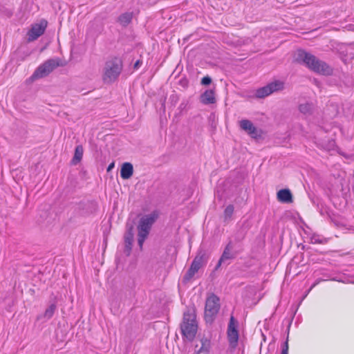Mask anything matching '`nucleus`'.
<instances>
[{
    "label": "nucleus",
    "instance_id": "f257e3e1",
    "mask_svg": "<svg viewBox=\"0 0 354 354\" xmlns=\"http://www.w3.org/2000/svg\"><path fill=\"white\" fill-rule=\"evenodd\" d=\"M295 62L319 74L329 75L333 73V68L328 64L303 49L297 50Z\"/></svg>",
    "mask_w": 354,
    "mask_h": 354
},
{
    "label": "nucleus",
    "instance_id": "f03ea898",
    "mask_svg": "<svg viewBox=\"0 0 354 354\" xmlns=\"http://www.w3.org/2000/svg\"><path fill=\"white\" fill-rule=\"evenodd\" d=\"M196 310L194 305L189 306L183 313V321L180 324L183 338L189 342L194 340L198 330Z\"/></svg>",
    "mask_w": 354,
    "mask_h": 354
},
{
    "label": "nucleus",
    "instance_id": "7ed1b4c3",
    "mask_svg": "<svg viewBox=\"0 0 354 354\" xmlns=\"http://www.w3.org/2000/svg\"><path fill=\"white\" fill-rule=\"evenodd\" d=\"M123 68L122 60L118 57H112L107 59L103 68L102 80L105 84L115 82Z\"/></svg>",
    "mask_w": 354,
    "mask_h": 354
},
{
    "label": "nucleus",
    "instance_id": "20e7f679",
    "mask_svg": "<svg viewBox=\"0 0 354 354\" xmlns=\"http://www.w3.org/2000/svg\"><path fill=\"white\" fill-rule=\"evenodd\" d=\"M68 62L66 60L59 57L48 59L39 65L27 80L32 82L38 79L46 77L57 67H63L66 66Z\"/></svg>",
    "mask_w": 354,
    "mask_h": 354
},
{
    "label": "nucleus",
    "instance_id": "39448f33",
    "mask_svg": "<svg viewBox=\"0 0 354 354\" xmlns=\"http://www.w3.org/2000/svg\"><path fill=\"white\" fill-rule=\"evenodd\" d=\"M220 299L212 293L206 299L204 319L206 323L212 324L220 310Z\"/></svg>",
    "mask_w": 354,
    "mask_h": 354
},
{
    "label": "nucleus",
    "instance_id": "423d86ee",
    "mask_svg": "<svg viewBox=\"0 0 354 354\" xmlns=\"http://www.w3.org/2000/svg\"><path fill=\"white\" fill-rule=\"evenodd\" d=\"M243 250L242 248L236 249L235 243L230 239L225 245L223 252L214 268V271L218 270L222 265L228 266L230 261L236 259L237 255Z\"/></svg>",
    "mask_w": 354,
    "mask_h": 354
},
{
    "label": "nucleus",
    "instance_id": "0eeeda50",
    "mask_svg": "<svg viewBox=\"0 0 354 354\" xmlns=\"http://www.w3.org/2000/svg\"><path fill=\"white\" fill-rule=\"evenodd\" d=\"M238 328V320L236 319L232 315H231L227 328V337L229 342V346L232 350H234L238 346V341L239 337Z\"/></svg>",
    "mask_w": 354,
    "mask_h": 354
},
{
    "label": "nucleus",
    "instance_id": "6e6552de",
    "mask_svg": "<svg viewBox=\"0 0 354 354\" xmlns=\"http://www.w3.org/2000/svg\"><path fill=\"white\" fill-rule=\"evenodd\" d=\"M284 88V83L280 80H276L274 82L268 84L266 86L261 87L257 89L255 92V96L257 98H263L274 92L279 91L283 90Z\"/></svg>",
    "mask_w": 354,
    "mask_h": 354
},
{
    "label": "nucleus",
    "instance_id": "1a4fd4ad",
    "mask_svg": "<svg viewBox=\"0 0 354 354\" xmlns=\"http://www.w3.org/2000/svg\"><path fill=\"white\" fill-rule=\"evenodd\" d=\"M47 25L48 21L44 19H41L39 23L32 24L30 29L27 33L28 41H33L41 36L44 33Z\"/></svg>",
    "mask_w": 354,
    "mask_h": 354
},
{
    "label": "nucleus",
    "instance_id": "9d476101",
    "mask_svg": "<svg viewBox=\"0 0 354 354\" xmlns=\"http://www.w3.org/2000/svg\"><path fill=\"white\" fill-rule=\"evenodd\" d=\"M158 218V214L155 212L142 216L139 221L138 230L139 233L149 235L152 225Z\"/></svg>",
    "mask_w": 354,
    "mask_h": 354
},
{
    "label": "nucleus",
    "instance_id": "9b49d317",
    "mask_svg": "<svg viewBox=\"0 0 354 354\" xmlns=\"http://www.w3.org/2000/svg\"><path fill=\"white\" fill-rule=\"evenodd\" d=\"M133 229L134 227L132 224H127L126 232L124 234V248L123 252L127 257H129L131 254L132 250L134 236Z\"/></svg>",
    "mask_w": 354,
    "mask_h": 354
},
{
    "label": "nucleus",
    "instance_id": "f8f14e48",
    "mask_svg": "<svg viewBox=\"0 0 354 354\" xmlns=\"http://www.w3.org/2000/svg\"><path fill=\"white\" fill-rule=\"evenodd\" d=\"M240 127L245 131L251 138H259L261 137V130L257 129L253 123L249 120H242L240 121Z\"/></svg>",
    "mask_w": 354,
    "mask_h": 354
},
{
    "label": "nucleus",
    "instance_id": "ddd939ff",
    "mask_svg": "<svg viewBox=\"0 0 354 354\" xmlns=\"http://www.w3.org/2000/svg\"><path fill=\"white\" fill-rule=\"evenodd\" d=\"M277 200L283 203H291L293 201L292 194L289 189H281L277 192Z\"/></svg>",
    "mask_w": 354,
    "mask_h": 354
},
{
    "label": "nucleus",
    "instance_id": "4468645a",
    "mask_svg": "<svg viewBox=\"0 0 354 354\" xmlns=\"http://www.w3.org/2000/svg\"><path fill=\"white\" fill-rule=\"evenodd\" d=\"M200 101L203 104H210L216 102L215 93L214 90L208 89L200 96Z\"/></svg>",
    "mask_w": 354,
    "mask_h": 354
},
{
    "label": "nucleus",
    "instance_id": "2eb2a0df",
    "mask_svg": "<svg viewBox=\"0 0 354 354\" xmlns=\"http://www.w3.org/2000/svg\"><path fill=\"white\" fill-rule=\"evenodd\" d=\"M133 174V167L130 162H124L122 165L120 169V177L122 179L127 180L130 178Z\"/></svg>",
    "mask_w": 354,
    "mask_h": 354
},
{
    "label": "nucleus",
    "instance_id": "dca6fc26",
    "mask_svg": "<svg viewBox=\"0 0 354 354\" xmlns=\"http://www.w3.org/2000/svg\"><path fill=\"white\" fill-rule=\"evenodd\" d=\"M246 233L247 232L243 227H240L236 231L233 236V240H232L234 241V243H235V248L239 249L241 248L239 243H241L244 240L246 236Z\"/></svg>",
    "mask_w": 354,
    "mask_h": 354
},
{
    "label": "nucleus",
    "instance_id": "f3484780",
    "mask_svg": "<svg viewBox=\"0 0 354 354\" xmlns=\"http://www.w3.org/2000/svg\"><path fill=\"white\" fill-rule=\"evenodd\" d=\"M201 346L198 348V345L195 346V352L197 353H206L207 354L209 352V349L211 347V342L207 338H202L200 340Z\"/></svg>",
    "mask_w": 354,
    "mask_h": 354
},
{
    "label": "nucleus",
    "instance_id": "a211bd4d",
    "mask_svg": "<svg viewBox=\"0 0 354 354\" xmlns=\"http://www.w3.org/2000/svg\"><path fill=\"white\" fill-rule=\"evenodd\" d=\"M83 147L82 145L76 146L75 149L74 156L70 162L71 165H77L82 159Z\"/></svg>",
    "mask_w": 354,
    "mask_h": 354
},
{
    "label": "nucleus",
    "instance_id": "6ab92c4d",
    "mask_svg": "<svg viewBox=\"0 0 354 354\" xmlns=\"http://www.w3.org/2000/svg\"><path fill=\"white\" fill-rule=\"evenodd\" d=\"M133 12H127L120 15L118 17V21L123 26H128L132 21Z\"/></svg>",
    "mask_w": 354,
    "mask_h": 354
},
{
    "label": "nucleus",
    "instance_id": "aec40b11",
    "mask_svg": "<svg viewBox=\"0 0 354 354\" xmlns=\"http://www.w3.org/2000/svg\"><path fill=\"white\" fill-rule=\"evenodd\" d=\"M57 308V305L55 303L51 304L45 310L43 315L37 317V319H40L42 317L46 318L47 319H50Z\"/></svg>",
    "mask_w": 354,
    "mask_h": 354
},
{
    "label": "nucleus",
    "instance_id": "412c9836",
    "mask_svg": "<svg viewBox=\"0 0 354 354\" xmlns=\"http://www.w3.org/2000/svg\"><path fill=\"white\" fill-rule=\"evenodd\" d=\"M88 199L84 198L76 205L75 211L80 214L84 215L87 213Z\"/></svg>",
    "mask_w": 354,
    "mask_h": 354
},
{
    "label": "nucleus",
    "instance_id": "4be33fe9",
    "mask_svg": "<svg viewBox=\"0 0 354 354\" xmlns=\"http://www.w3.org/2000/svg\"><path fill=\"white\" fill-rule=\"evenodd\" d=\"M317 207L318 212H319V214L322 216H326L328 217H330L331 216L332 211L330 209L329 207L326 206L322 203H317Z\"/></svg>",
    "mask_w": 354,
    "mask_h": 354
},
{
    "label": "nucleus",
    "instance_id": "5701e85b",
    "mask_svg": "<svg viewBox=\"0 0 354 354\" xmlns=\"http://www.w3.org/2000/svg\"><path fill=\"white\" fill-rule=\"evenodd\" d=\"M198 271L195 270V268H192V266L189 267V268L187 270L186 273L184 274L182 281L183 283H188L195 275V274Z\"/></svg>",
    "mask_w": 354,
    "mask_h": 354
},
{
    "label": "nucleus",
    "instance_id": "b1692460",
    "mask_svg": "<svg viewBox=\"0 0 354 354\" xmlns=\"http://www.w3.org/2000/svg\"><path fill=\"white\" fill-rule=\"evenodd\" d=\"M194 259L198 262H200L202 265L207 263L208 257H207L206 252L204 250H199Z\"/></svg>",
    "mask_w": 354,
    "mask_h": 354
},
{
    "label": "nucleus",
    "instance_id": "393cba45",
    "mask_svg": "<svg viewBox=\"0 0 354 354\" xmlns=\"http://www.w3.org/2000/svg\"><path fill=\"white\" fill-rule=\"evenodd\" d=\"M299 110L304 114H310L312 111V104L308 102L305 104H301L299 106Z\"/></svg>",
    "mask_w": 354,
    "mask_h": 354
},
{
    "label": "nucleus",
    "instance_id": "a878e982",
    "mask_svg": "<svg viewBox=\"0 0 354 354\" xmlns=\"http://www.w3.org/2000/svg\"><path fill=\"white\" fill-rule=\"evenodd\" d=\"M234 205H228L226 208L224 210V216L225 219L231 218L232 215L234 212Z\"/></svg>",
    "mask_w": 354,
    "mask_h": 354
},
{
    "label": "nucleus",
    "instance_id": "bb28decb",
    "mask_svg": "<svg viewBox=\"0 0 354 354\" xmlns=\"http://www.w3.org/2000/svg\"><path fill=\"white\" fill-rule=\"evenodd\" d=\"M310 240H311V243H314V244H315V243L323 244V243H326L327 242L326 239H321L320 236L317 234H313L311 236Z\"/></svg>",
    "mask_w": 354,
    "mask_h": 354
},
{
    "label": "nucleus",
    "instance_id": "cd10ccee",
    "mask_svg": "<svg viewBox=\"0 0 354 354\" xmlns=\"http://www.w3.org/2000/svg\"><path fill=\"white\" fill-rule=\"evenodd\" d=\"M148 235L142 233H138V243L140 249L142 248L143 243Z\"/></svg>",
    "mask_w": 354,
    "mask_h": 354
},
{
    "label": "nucleus",
    "instance_id": "c85d7f7f",
    "mask_svg": "<svg viewBox=\"0 0 354 354\" xmlns=\"http://www.w3.org/2000/svg\"><path fill=\"white\" fill-rule=\"evenodd\" d=\"M281 354H288V337H287L286 340L281 345Z\"/></svg>",
    "mask_w": 354,
    "mask_h": 354
},
{
    "label": "nucleus",
    "instance_id": "c756f323",
    "mask_svg": "<svg viewBox=\"0 0 354 354\" xmlns=\"http://www.w3.org/2000/svg\"><path fill=\"white\" fill-rule=\"evenodd\" d=\"M201 83L202 85L208 86L212 83V78L208 75L205 76L202 78Z\"/></svg>",
    "mask_w": 354,
    "mask_h": 354
},
{
    "label": "nucleus",
    "instance_id": "7c9ffc66",
    "mask_svg": "<svg viewBox=\"0 0 354 354\" xmlns=\"http://www.w3.org/2000/svg\"><path fill=\"white\" fill-rule=\"evenodd\" d=\"M190 266H192V268H195V270L198 271L199 269L203 266V265L200 262H198L196 260L194 259Z\"/></svg>",
    "mask_w": 354,
    "mask_h": 354
},
{
    "label": "nucleus",
    "instance_id": "2f4dec72",
    "mask_svg": "<svg viewBox=\"0 0 354 354\" xmlns=\"http://www.w3.org/2000/svg\"><path fill=\"white\" fill-rule=\"evenodd\" d=\"M178 97L177 96V95H171L169 97V100H171V102L172 103V104L174 106L176 105V104L177 103V102L178 101Z\"/></svg>",
    "mask_w": 354,
    "mask_h": 354
},
{
    "label": "nucleus",
    "instance_id": "473e14b6",
    "mask_svg": "<svg viewBox=\"0 0 354 354\" xmlns=\"http://www.w3.org/2000/svg\"><path fill=\"white\" fill-rule=\"evenodd\" d=\"M142 64V61L140 60V59H138L133 64V69L134 70H138L140 66Z\"/></svg>",
    "mask_w": 354,
    "mask_h": 354
},
{
    "label": "nucleus",
    "instance_id": "72a5a7b5",
    "mask_svg": "<svg viewBox=\"0 0 354 354\" xmlns=\"http://www.w3.org/2000/svg\"><path fill=\"white\" fill-rule=\"evenodd\" d=\"M97 207V203L95 201H90V212L91 210L95 211Z\"/></svg>",
    "mask_w": 354,
    "mask_h": 354
},
{
    "label": "nucleus",
    "instance_id": "f704fd0d",
    "mask_svg": "<svg viewBox=\"0 0 354 354\" xmlns=\"http://www.w3.org/2000/svg\"><path fill=\"white\" fill-rule=\"evenodd\" d=\"M87 171L86 169H82L80 172V176L83 179H86Z\"/></svg>",
    "mask_w": 354,
    "mask_h": 354
},
{
    "label": "nucleus",
    "instance_id": "c9c22d12",
    "mask_svg": "<svg viewBox=\"0 0 354 354\" xmlns=\"http://www.w3.org/2000/svg\"><path fill=\"white\" fill-rule=\"evenodd\" d=\"M114 167H115V162H111L106 169L107 172L111 171L114 168Z\"/></svg>",
    "mask_w": 354,
    "mask_h": 354
},
{
    "label": "nucleus",
    "instance_id": "e433bc0d",
    "mask_svg": "<svg viewBox=\"0 0 354 354\" xmlns=\"http://www.w3.org/2000/svg\"><path fill=\"white\" fill-rule=\"evenodd\" d=\"M187 106V104L185 103V102H182L179 107H178V109H180V111L181 112L183 109H185V107Z\"/></svg>",
    "mask_w": 354,
    "mask_h": 354
},
{
    "label": "nucleus",
    "instance_id": "4c0bfd02",
    "mask_svg": "<svg viewBox=\"0 0 354 354\" xmlns=\"http://www.w3.org/2000/svg\"><path fill=\"white\" fill-rule=\"evenodd\" d=\"M320 281V279H317L315 283L312 285V286L310 287V290L313 288H314L316 285H317Z\"/></svg>",
    "mask_w": 354,
    "mask_h": 354
},
{
    "label": "nucleus",
    "instance_id": "58836bf2",
    "mask_svg": "<svg viewBox=\"0 0 354 354\" xmlns=\"http://www.w3.org/2000/svg\"><path fill=\"white\" fill-rule=\"evenodd\" d=\"M7 15L8 17H11L12 15V12L10 10H7Z\"/></svg>",
    "mask_w": 354,
    "mask_h": 354
}]
</instances>
